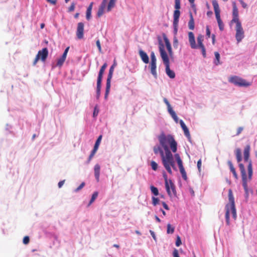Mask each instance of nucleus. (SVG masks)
<instances>
[{
  "instance_id": "nucleus-1",
  "label": "nucleus",
  "mask_w": 257,
  "mask_h": 257,
  "mask_svg": "<svg viewBox=\"0 0 257 257\" xmlns=\"http://www.w3.org/2000/svg\"><path fill=\"white\" fill-rule=\"evenodd\" d=\"M159 145L154 146V152L155 154H159L164 167L168 173L172 174V168L176 170L174 157L170 150L173 153L177 151V143L173 136L165 135L162 133L158 137Z\"/></svg>"
},
{
  "instance_id": "nucleus-2",
  "label": "nucleus",
  "mask_w": 257,
  "mask_h": 257,
  "mask_svg": "<svg viewBox=\"0 0 257 257\" xmlns=\"http://www.w3.org/2000/svg\"><path fill=\"white\" fill-rule=\"evenodd\" d=\"M228 200L229 203L227 204L225 207V219L226 225L230 226V216L231 215L234 220H235L237 217L234 199L231 189L228 191Z\"/></svg>"
},
{
  "instance_id": "nucleus-3",
  "label": "nucleus",
  "mask_w": 257,
  "mask_h": 257,
  "mask_svg": "<svg viewBox=\"0 0 257 257\" xmlns=\"http://www.w3.org/2000/svg\"><path fill=\"white\" fill-rule=\"evenodd\" d=\"M203 40L204 36L201 34L199 35L197 38V44H196L193 33L188 32V41L191 48L193 49H200L203 57L205 58L206 56V49L203 43Z\"/></svg>"
},
{
  "instance_id": "nucleus-4",
  "label": "nucleus",
  "mask_w": 257,
  "mask_h": 257,
  "mask_svg": "<svg viewBox=\"0 0 257 257\" xmlns=\"http://www.w3.org/2000/svg\"><path fill=\"white\" fill-rule=\"evenodd\" d=\"M250 150V146L247 145L244 148L243 151L244 161V162H248L247 169L249 180H250L251 179L252 175V163L251 161L249 159Z\"/></svg>"
},
{
  "instance_id": "nucleus-5",
  "label": "nucleus",
  "mask_w": 257,
  "mask_h": 257,
  "mask_svg": "<svg viewBox=\"0 0 257 257\" xmlns=\"http://www.w3.org/2000/svg\"><path fill=\"white\" fill-rule=\"evenodd\" d=\"M228 81L236 86L240 87H247L251 85L250 83L247 82L245 79H243L237 76H233L230 77L229 78Z\"/></svg>"
},
{
  "instance_id": "nucleus-6",
  "label": "nucleus",
  "mask_w": 257,
  "mask_h": 257,
  "mask_svg": "<svg viewBox=\"0 0 257 257\" xmlns=\"http://www.w3.org/2000/svg\"><path fill=\"white\" fill-rule=\"evenodd\" d=\"M115 64H113L109 68V73L107 76V80H106V89H105V93L104 95L105 99H107V97L108 94L109 93L110 86H111V79L112 77L113 73L114 71V68Z\"/></svg>"
},
{
  "instance_id": "nucleus-7",
  "label": "nucleus",
  "mask_w": 257,
  "mask_h": 257,
  "mask_svg": "<svg viewBox=\"0 0 257 257\" xmlns=\"http://www.w3.org/2000/svg\"><path fill=\"white\" fill-rule=\"evenodd\" d=\"M235 38L237 43L240 42L244 37V33L241 23H235Z\"/></svg>"
},
{
  "instance_id": "nucleus-8",
  "label": "nucleus",
  "mask_w": 257,
  "mask_h": 257,
  "mask_svg": "<svg viewBox=\"0 0 257 257\" xmlns=\"http://www.w3.org/2000/svg\"><path fill=\"white\" fill-rule=\"evenodd\" d=\"M159 51L160 52V55H161V58L163 59V62H164L165 65L170 64L169 57L168 56V55H167L166 52L165 51V50L164 49V44H163L161 39H159Z\"/></svg>"
},
{
  "instance_id": "nucleus-9",
  "label": "nucleus",
  "mask_w": 257,
  "mask_h": 257,
  "mask_svg": "<svg viewBox=\"0 0 257 257\" xmlns=\"http://www.w3.org/2000/svg\"><path fill=\"white\" fill-rule=\"evenodd\" d=\"M165 188L168 195L172 197L173 196H176L177 193L175 189V186L171 180H169V182L165 183Z\"/></svg>"
},
{
  "instance_id": "nucleus-10",
  "label": "nucleus",
  "mask_w": 257,
  "mask_h": 257,
  "mask_svg": "<svg viewBox=\"0 0 257 257\" xmlns=\"http://www.w3.org/2000/svg\"><path fill=\"white\" fill-rule=\"evenodd\" d=\"M175 158L178 164L180 172L182 175V177L184 180H186L187 179V174L185 172V169L183 165L182 161L178 154H176L175 155Z\"/></svg>"
},
{
  "instance_id": "nucleus-11",
  "label": "nucleus",
  "mask_w": 257,
  "mask_h": 257,
  "mask_svg": "<svg viewBox=\"0 0 257 257\" xmlns=\"http://www.w3.org/2000/svg\"><path fill=\"white\" fill-rule=\"evenodd\" d=\"M239 168L240 171L242 180V186L245 192L247 191V176L246 174L245 170L244 165L242 164H239Z\"/></svg>"
},
{
  "instance_id": "nucleus-12",
  "label": "nucleus",
  "mask_w": 257,
  "mask_h": 257,
  "mask_svg": "<svg viewBox=\"0 0 257 257\" xmlns=\"http://www.w3.org/2000/svg\"><path fill=\"white\" fill-rule=\"evenodd\" d=\"M101 139H102V135H100L97 140L95 142V145H94V148L92 150V151H91L89 156V158H88V159L86 162L87 164H89V162H90L91 160L92 159V158L93 157V156H94V155L95 154L96 151H97L98 149V147L100 145V143L101 142Z\"/></svg>"
},
{
  "instance_id": "nucleus-13",
  "label": "nucleus",
  "mask_w": 257,
  "mask_h": 257,
  "mask_svg": "<svg viewBox=\"0 0 257 257\" xmlns=\"http://www.w3.org/2000/svg\"><path fill=\"white\" fill-rule=\"evenodd\" d=\"M232 19L230 21V25H232L233 23H241L238 18V9L234 4L233 6L232 11Z\"/></svg>"
},
{
  "instance_id": "nucleus-14",
  "label": "nucleus",
  "mask_w": 257,
  "mask_h": 257,
  "mask_svg": "<svg viewBox=\"0 0 257 257\" xmlns=\"http://www.w3.org/2000/svg\"><path fill=\"white\" fill-rule=\"evenodd\" d=\"M212 3V5H213V7L214 8L217 22L222 21L220 18V11L219 7L218 4L217 3V1L216 0H213Z\"/></svg>"
},
{
  "instance_id": "nucleus-15",
  "label": "nucleus",
  "mask_w": 257,
  "mask_h": 257,
  "mask_svg": "<svg viewBox=\"0 0 257 257\" xmlns=\"http://www.w3.org/2000/svg\"><path fill=\"white\" fill-rule=\"evenodd\" d=\"M84 24L82 22L78 23L77 24L76 36L78 39H82L84 36Z\"/></svg>"
},
{
  "instance_id": "nucleus-16",
  "label": "nucleus",
  "mask_w": 257,
  "mask_h": 257,
  "mask_svg": "<svg viewBox=\"0 0 257 257\" xmlns=\"http://www.w3.org/2000/svg\"><path fill=\"white\" fill-rule=\"evenodd\" d=\"M48 55V50L47 48H44L41 50L39 51L37 55L43 62L45 61Z\"/></svg>"
},
{
  "instance_id": "nucleus-17",
  "label": "nucleus",
  "mask_w": 257,
  "mask_h": 257,
  "mask_svg": "<svg viewBox=\"0 0 257 257\" xmlns=\"http://www.w3.org/2000/svg\"><path fill=\"white\" fill-rule=\"evenodd\" d=\"M139 52L140 56L143 62L146 64H148L149 62V58L147 54L142 49H140Z\"/></svg>"
},
{
  "instance_id": "nucleus-18",
  "label": "nucleus",
  "mask_w": 257,
  "mask_h": 257,
  "mask_svg": "<svg viewBox=\"0 0 257 257\" xmlns=\"http://www.w3.org/2000/svg\"><path fill=\"white\" fill-rule=\"evenodd\" d=\"M157 62H151L150 68L151 69V73L153 75L155 78H157Z\"/></svg>"
},
{
  "instance_id": "nucleus-19",
  "label": "nucleus",
  "mask_w": 257,
  "mask_h": 257,
  "mask_svg": "<svg viewBox=\"0 0 257 257\" xmlns=\"http://www.w3.org/2000/svg\"><path fill=\"white\" fill-rule=\"evenodd\" d=\"M179 123L180 124V125L182 128V130L184 131V135L186 137H187L188 139L190 138V135L189 133V131L187 127L186 126V124H185L183 120L181 119L179 120Z\"/></svg>"
},
{
  "instance_id": "nucleus-20",
  "label": "nucleus",
  "mask_w": 257,
  "mask_h": 257,
  "mask_svg": "<svg viewBox=\"0 0 257 257\" xmlns=\"http://www.w3.org/2000/svg\"><path fill=\"white\" fill-rule=\"evenodd\" d=\"M107 0H103L97 12V15L98 17H101L104 13V10L106 7Z\"/></svg>"
},
{
  "instance_id": "nucleus-21",
  "label": "nucleus",
  "mask_w": 257,
  "mask_h": 257,
  "mask_svg": "<svg viewBox=\"0 0 257 257\" xmlns=\"http://www.w3.org/2000/svg\"><path fill=\"white\" fill-rule=\"evenodd\" d=\"M165 67L167 75L171 79L174 78L175 77V73L173 70L170 69V65H166Z\"/></svg>"
},
{
  "instance_id": "nucleus-22",
  "label": "nucleus",
  "mask_w": 257,
  "mask_h": 257,
  "mask_svg": "<svg viewBox=\"0 0 257 257\" xmlns=\"http://www.w3.org/2000/svg\"><path fill=\"white\" fill-rule=\"evenodd\" d=\"M107 67V64L106 63H105L101 67L99 71V73H98V77H97V81H102V76H103V73L105 71V69H106Z\"/></svg>"
},
{
  "instance_id": "nucleus-23",
  "label": "nucleus",
  "mask_w": 257,
  "mask_h": 257,
  "mask_svg": "<svg viewBox=\"0 0 257 257\" xmlns=\"http://www.w3.org/2000/svg\"><path fill=\"white\" fill-rule=\"evenodd\" d=\"M94 176L95 177L96 180L97 181H99V175H100V167L99 165L96 164L94 166Z\"/></svg>"
},
{
  "instance_id": "nucleus-24",
  "label": "nucleus",
  "mask_w": 257,
  "mask_h": 257,
  "mask_svg": "<svg viewBox=\"0 0 257 257\" xmlns=\"http://www.w3.org/2000/svg\"><path fill=\"white\" fill-rule=\"evenodd\" d=\"M180 12L178 10H175L173 14V23H179Z\"/></svg>"
},
{
  "instance_id": "nucleus-25",
  "label": "nucleus",
  "mask_w": 257,
  "mask_h": 257,
  "mask_svg": "<svg viewBox=\"0 0 257 257\" xmlns=\"http://www.w3.org/2000/svg\"><path fill=\"white\" fill-rule=\"evenodd\" d=\"M164 40L166 44V46L167 48V50L168 51V52L170 54H171L172 53L171 46L170 44V43L168 40V39L167 38L166 36H164Z\"/></svg>"
},
{
  "instance_id": "nucleus-26",
  "label": "nucleus",
  "mask_w": 257,
  "mask_h": 257,
  "mask_svg": "<svg viewBox=\"0 0 257 257\" xmlns=\"http://www.w3.org/2000/svg\"><path fill=\"white\" fill-rule=\"evenodd\" d=\"M116 0H110L106 8L107 12H110L114 7Z\"/></svg>"
},
{
  "instance_id": "nucleus-27",
  "label": "nucleus",
  "mask_w": 257,
  "mask_h": 257,
  "mask_svg": "<svg viewBox=\"0 0 257 257\" xmlns=\"http://www.w3.org/2000/svg\"><path fill=\"white\" fill-rule=\"evenodd\" d=\"M236 160L238 163L240 162L242 160L241 152L240 149L238 148L235 150V151Z\"/></svg>"
},
{
  "instance_id": "nucleus-28",
  "label": "nucleus",
  "mask_w": 257,
  "mask_h": 257,
  "mask_svg": "<svg viewBox=\"0 0 257 257\" xmlns=\"http://www.w3.org/2000/svg\"><path fill=\"white\" fill-rule=\"evenodd\" d=\"M190 18L188 22V28L190 30H193L194 29V21L192 14H190Z\"/></svg>"
},
{
  "instance_id": "nucleus-29",
  "label": "nucleus",
  "mask_w": 257,
  "mask_h": 257,
  "mask_svg": "<svg viewBox=\"0 0 257 257\" xmlns=\"http://www.w3.org/2000/svg\"><path fill=\"white\" fill-rule=\"evenodd\" d=\"M228 164L229 166V168H230V171L232 173L233 175V176L234 177V178L235 179H237V173L235 171V170L233 166V164L232 163H231V161H229L228 162Z\"/></svg>"
},
{
  "instance_id": "nucleus-30",
  "label": "nucleus",
  "mask_w": 257,
  "mask_h": 257,
  "mask_svg": "<svg viewBox=\"0 0 257 257\" xmlns=\"http://www.w3.org/2000/svg\"><path fill=\"white\" fill-rule=\"evenodd\" d=\"M215 59L214 60V63L215 65H218L220 64V54L218 52H214Z\"/></svg>"
},
{
  "instance_id": "nucleus-31",
  "label": "nucleus",
  "mask_w": 257,
  "mask_h": 257,
  "mask_svg": "<svg viewBox=\"0 0 257 257\" xmlns=\"http://www.w3.org/2000/svg\"><path fill=\"white\" fill-rule=\"evenodd\" d=\"M101 81L97 80L96 97L98 98L100 95Z\"/></svg>"
},
{
  "instance_id": "nucleus-32",
  "label": "nucleus",
  "mask_w": 257,
  "mask_h": 257,
  "mask_svg": "<svg viewBox=\"0 0 257 257\" xmlns=\"http://www.w3.org/2000/svg\"><path fill=\"white\" fill-rule=\"evenodd\" d=\"M97 196H98V192H94L91 196V198L88 204V206H90L94 201V200L96 199V198L97 197Z\"/></svg>"
},
{
  "instance_id": "nucleus-33",
  "label": "nucleus",
  "mask_w": 257,
  "mask_h": 257,
  "mask_svg": "<svg viewBox=\"0 0 257 257\" xmlns=\"http://www.w3.org/2000/svg\"><path fill=\"white\" fill-rule=\"evenodd\" d=\"M151 192L155 195L158 196L159 195V191L157 187L152 185L150 186Z\"/></svg>"
},
{
  "instance_id": "nucleus-34",
  "label": "nucleus",
  "mask_w": 257,
  "mask_h": 257,
  "mask_svg": "<svg viewBox=\"0 0 257 257\" xmlns=\"http://www.w3.org/2000/svg\"><path fill=\"white\" fill-rule=\"evenodd\" d=\"M175 228L173 226H172V225L170 224H167V233L168 234H172L174 232Z\"/></svg>"
},
{
  "instance_id": "nucleus-35",
  "label": "nucleus",
  "mask_w": 257,
  "mask_h": 257,
  "mask_svg": "<svg viewBox=\"0 0 257 257\" xmlns=\"http://www.w3.org/2000/svg\"><path fill=\"white\" fill-rule=\"evenodd\" d=\"M65 60L66 59L65 58L61 57L57 60V66L59 67H61L63 64L64 62H65Z\"/></svg>"
},
{
  "instance_id": "nucleus-36",
  "label": "nucleus",
  "mask_w": 257,
  "mask_h": 257,
  "mask_svg": "<svg viewBox=\"0 0 257 257\" xmlns=\"http://www.w3.org/2000/svg\"><path fill=\"white\" fill-rule=\"evenodd\" d=\"M99 108L98 107V106L97 105H96L94 108V110H93V117L95 118L97 117V116L98 115V113H99Z\"/></svg>"
},
{
  "instance_id": "nucleus-37",
  "label": "nucleus",
  "mask_w": 257,
  "mask_h": 257,
  "mask_svg": "<svg viewBox=\"0 0 257 257\" xmlns=\"http://www.w3.org/2000/svg\"><path fill=\"white\" fill-rule=\"evenodd\" d=\"M151 166L152 169L153 170L156 171L157 170L158 165V164L154 161H152L151 162Z\"/></svg>"
},
{
  "instance_id": "nucleus-38",
  "label": "nucleus",
  "mask_w": 257,
  "mask_h": 257,
  "mask_svg": "<svg viewBox=\"0 0 257 257\" xmlns=\"http://www.w3.org/2000/svg\"><path fill=\"white\" fill-rule=\"evenodd\" d=\"M152 204L154 206H156L159 203V199L158 198L153 196L152 197Z\"/></svg>"
},
{
  "instance_id": "nucleus-39",
  "label": "nucleus",
  "mask_w": 257,
  "mask_h": 257,
  "mask_svg": "<svg viewBox=\"0 0 257 257\" xmlns=\"http://www.w3.org/2000/svg\"><path fill=\"white\" fill-rule=\"evenodd\" d=\"M181 8L180 0H175V9L178 10Z\"/></svg>"
},
{
  "instance_id": "nucleus-40",
  "label": "nucleus",
  "mask_w": 257,
  "mask_h": 257,
  "mask_svg": "<svg viewBox=\"0 0 257 257\" xmlns=\"http://www.w3.org/2000/svg\"><path fill=\"white\" fill-rule=\"evenodd\" d=\"M179 23H173V28H174V33L175 35H176L178 32V27Z\"/></svg>"
},
{
  "instance_id": "nucleus-41",
  "label": "nucleus",
  "mask_w": 257,
  "mask_h": 257,
  "mask_svg": "<svg viewBox=\"0 0 257 257\" xmlns=\"http://www.w3.org/2000/svg\"><path fill=\"white\" fill-rule=\"evenodd\" d=\"M218 25L219 27V29L221 31H223L224 30V24L222 21L217 22Z\"/></svg>"
},
{
  "instance_id": "nucleus-42",
  "label": "nucleus",
  "mask_w": 257,
  "mask_h": 257,
  "mask_svg": "<svg viewBox=\"0 0 257 257\" xmlns=\"http://www.w3.org/2000/svg\"><path fill=\"white\" fill-rule=\"evenodd\" d=\"M173 43L174 47L177 48L178 46V40L176 36L173 38Z\"/></svg>"
},
{
  "instance_id": "nucleus-43",
  "label": "nucleus",
  "mask_w": 257,
  "mask_h": 257,
  "mask_svg": "<svg viewBox=\"0 0 257 257\" xmlns=\"http://www.w3.org/2000/svg\"><path fill=\"white\" fill-rule=\"evenodd\" d=\"M182 243V242H181V238L179 236H177V239H176V245L177 246H179Z\"/></svg>"
},
{
  "instance_id": "nucleus-44",
  "label": "nucleus",
  "mask_w": 257,
  "mask_h": 257,
  "mask_svg": "<svg viewBox=\"0 0 257 257\" xmlns=\"http://www.w3.org/2000/svg\"><path fill=\"white\" fill-rule=\"evenodd\" d=\"M151 62H157V59L154 52L151 53Z\"/></svg>"
},
{
  "instance_id": "nucleus-45",
  "label": "nucleus",
  "mask_w": 257,
  "mask_h": 257,
  "mask_svg": "<svg viewBox=\"0 0 257 257\" xmlns=\"http://www.w3.org/2000/svg\"><path fill=\"white\" fill-rule=\"evenodd\" d=\"M167 108H168V111L171 115H172L176 113L172 109L171 105L167 106Z\"/></svg>"
},
{
  "instance_id": "nucleus-46",
  "label": "nucleus",
  "mask_w": 257,
  "mask_h": 257,
  "mask_svg": "<svg viewBox=\"0 0 257 257\" xmlns=\"http://www.w3.org/2000/svg\"><path fill=\"white\" fill-rule=\"evenodd\" d=\"M206 36L207 38H209L210 37L211 33L209 29V27L208 26H207L206 27Z\"/></svg>"
},
{
  "instance_id": "nucleus-47",
  "label": "nucleus",
  "mask_w": 257,
  "mask_h": 257,
  "mask_svg": "<svg viewBox=\"0 0 257 257\" xmlns=\"http://www.w3.org/2000/svg\"><path fill=\"white\" fill-rule=\"evenodd\" d=\"M75 4L74 2L72 3L71 6L68 8V12H73L75 9Z\"/></svg>"
},
{
  "instance_id": "nucleus-48",
  "label": "nucleus",
  "mask_w": 257,
  "mask_h": 257,
  "mask_svg": "<svg viewBox=\"0 0 257 257\" xmlns=\"http://www.w3.org/2000/svg\"><path fill=\"white\" fill-rule=\"evenodd\" d=\"M85 185V183L82 182L75 190V192H78L81 190Z\"/></svg>"
},
{
  "instance_id": "nucleus-49",
  "label": "nucleus",
  "mask_w": 257,
  "mask_h": 257,
  "mask_svg": "<svg viewBox=\"0 0 257 257\" xmlns=\"http://www.w3.org/2000/svg\"><path fill=\"white\" fill-rule=\"evenodd\" d=\"M29 240H30V239H29V236H25L23 239V243L25 244H28L29 242Z\"/></svg>"
},
{
  "instance_id": "nucleus-50",
  "label": "nucleus",
  "mask_w": 257,
  "mask_h": 257,
  "mask_svg": "<svg viewBox=\"0 0 257 257\" xmlns=\"http://www.w3.org/2000/svg\"><path fill=\"white\" fill-rule=\"evenodd\" d=\"M96 46L98 49V50L100 52H101V45H100V41L99 40H97L96 42Z\"/></svg>"
},
{
  "instance_id": "nucleus-51",
  "label": "nucleus",
  "mask_w": 257,
  "mask_h": 257,
  "mask_svg": "<svg viewBox=\"0 0 257 257\" xmlns=\"http://www.w3.org/2000/svg\"><path fill=\"white\" fill-rule=\"evenodd\" d=\"M171 116L172 117V118H173V119L174 120V121L176 123L178 122V121H179L178 118V116H177V114L176 113H175L173 115H171Z\"/></svg>"
},
{
  "instance_id": "nucleus-52",
  "label": "nucleus",
  "mask_w": 257,
  "mask_h": 257,
  "mask_svg": "<svg viewBox=\"0 0 257 257\" xmlns=\"http://www.w3.org/2000/svg\"><path fill=\"white\" fill-rule=\"evenodd\" d=\"M197 168L199 171L201 170V160L199 159L197 162Z\"/></svg>"
},
{
  "instance_id": "nucleus-53",
  "label": "nucleus",
  "mask_w": 257,
  "mask_h": 257,
  "mask_svg": "<svg viewBox=\"0 0 257 257\" xmlns=\"http://www.w3.org/2000/svg\"><path fill=\"white\" fill-rule=\"evenodd\" d=\"M91 12L86 11V19L89 20L91 18Z\"/></svg>"
},
{
  "instance_id": "nucleus-54",
  "label": "nucleus",
  "mask_w": 257,
  "mask_h": 257,
  "mask_svg": "<svg viewBox=\"0 0 257 257\" xmlns=\"http://www.w3.org/2000/svg\"><path fill=\"white\" fill-rule=\"evenodd\" d=\"M150 233H151V235H152V237L153 238V239H154L155 241H156V240H157V238H156V235H155V232H154L153 231L151 230H150Z\"/></svg>"
},
{
  "instance_id": "nucleus-55",
  "label": "nucleus",
  "mask_w": 257,
  "mask_h": 257,
  "mask_svg": "<svg viewBox=\"0 0 257 257\" xmlns=\"http://www.w3.org/2000/svg\"><path fill=\"white\" fill-rule=\"evenodd\" d=\"M173 256L174 257H180L179 256L178 251L176 249H175L173 251Z\"/></svg>"
},
{
  "instance_id": "nucleus-56",
  "label": "nucleus",
  "mask_w": 257,
  "mask_h": 257,
  "mask_svg": "<svg viewBox=\"0 0 257 257\" xmlns=\"http://www.w3.org/2000/svg\"><path fill=\"white\" fill-rule=\"evenodd\" d=\"M243 128L242 127H239L237 129V133L236 134V136L239 135L241 132L242 131Z\"/></svg>"
},
{
  "instance_id": "nucleus-57",
  "label": "nucleus",
  "mask_w": 257,
  "mask_h": 257,
  "mask_svg": "<svg viewBox=\"0 0 257 257\" xmlns=\"http://www.w3.org/2000/svg\"><path fill=\"white\" fill-rule=\"evenodd\" d=\"M162 205H163V207L165 209H166L167 210H169V207L168 205L165 202H162Z\"/></svg>"
},
{
  "instance_id": "nucleus-58",
  "label": "nucleus",
  "mask_w": 257,
  "mask_h": 257,
  "mask_svg": "<svg viewBox=\"0 0 257 257\" xmlns=\"http://www.w3.org/2000/svg\"><path fill=\"white\" fill-rule=\"evenodd\" d=\"M163 177L165 179V183H166V182H169V180H168L167 175L165 172L163 173Z\"/></svg>"
},
{
  "instance_id": "nucleus-59",
  "label": "nucleus",
  "mask_w": 257,
  "mask_h": 257,
  "mask_svg": "<svg viewBox=\"0 0 257 257\" xmlns=\"http://www.w3.org/2000/svg\"><path fill=\"white\" fill-rule=\"evenodd\" d=\"M64 182H65V180H63V181H60L59 183H58V187L59 188H61L62 186L63 185L64 183Z\"/></svg>"
},
{
  "instance_id": "nucleus-60",
  "label": "nucleus",
  "mask_w": 257,
  "mask_h": 257,
  "mask_svg": "<svg viewBox=\"0 0 257 257\" xmlns=\"http://www.w3.org/2000/svg\"><path fill=\"white\" fill-rule=\"evenodd\" d=\"M40 59V58L38 57V56H36V58L34 61L33 64L35 65L36 63H37L38 61Z\"/></svg>"
},
{
  "instance_id": "nucleus-61",
  "label": "nucleus",
  "mask_w": 257,
  "mask_h": 257,
  "mask_svg": "<svg viewBox=\"0 0 257 257\" xmlns=\"http://www.w3.org/2000/svg\"><path fill=\"white\" fill-rule=\"evenodd\" d=\"M92 5H93V3H91L90 4V5L89 6V7L87 8L86 11L91 12L92 8Z\"/></svg>"
},
{
  "instance_id": "nucleus-62",
  "label": "nucleus",
  "mask_w": 257,
  "mask_h": 257,
  "mask_svg": "<svg viewBox=\"0 0 257 257\" xmlns=\"http://www.w3.org/2000/svg\"><path fill=\"white\" fill-rule=\"evenodd\" d=\"M211 38H212V44L214 45L215 42V35L214 34H212L211 35Z\"/></svg>"
},
{
  "instance_id": "nucleus-63",
  "label": "nucleus",
  "mask_w": 257,
  "mask_h": 257,
  "mask_svg": "<svg viewBox=\"0 0 257 257\" xmlns=\"http://www.w3.org/2000/svg\"><path fill=\"white\" fill-rule=\"evenodd\" d=\"M163 100H164V102L167 105V106L170 105V104L169 102L168 101V100H167V98H164Z\"/></svg>"
},
{
  "instance_id": "nucleus-64",
  "label": "nucleus",
  "mask_w": 257,
  "mask_h": 257,
  "mask_svg": "<svg viewBox=\"0 0 257 257\" xmlns=\"http://www.w3.org/2000/svg\"><path fill=\"white\" fill-rule=\"evenodd\" d=\"M47 1L52 5H55L56 3V0H47Z\"/></svg>"
}]
</instances>
